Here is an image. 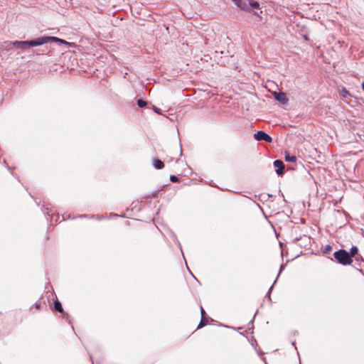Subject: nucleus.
<instances>
[{"label":"nucleus","mask_w":364,"mask_h":364,"mask_svg":"<svg viewBox=\"0 0 364 364\" xmlns=\"http://www.w3.org/2000/svg\"><path fill=\"white\" fill-rule=\"evenodd\" d=\"M304 38L306 40V41H309V38L307 36L304 35Z\"/></svg>","instance_id":"aec40b11"},{"label":"nucleus","mask_w":364,"mask_h":364,"mask_svg":"<svg viewBox=\"0 0 364 364\" xmlns=\"http://www.w3.org/2000/svg\"><path fill=\"white\" fill-rule=\"evenodd\" d=\"M201 311V316H202V318H203V315L205 314V311H204V309H203V307H201V311ZM205 325V323H204V322H203V319L202 318V319H201V321H200V323L198 324V328H201V327L204 326Z\"/></svg>","instance_id":"f8f14e48"},{"label":"nucleus","mask_w":364,"mask_h":364,"mask_svg":"<svg viewBox=\"0 0 364 364\" xmlns=\"http://www.w3.org/2000/svg\"><path fill=\"white\" fill-rule=\"evenodd\" d=\"M54 308L58 312L63 311V308H62L61 304L58 300L55 301V302H54Z\"/></svg>","instance_id":"9d476101"},{"label":"nucleus","mask_w":364,"mask_h":364,"mask_svg":"<svg viewBox=\"0 0 364 364\" xmlns=\"http://www.w3.org/2000/svg\"><path fill=\"white\" fill-rule=\"evenodd\" d=\"M58 40V38L54 37V36H43L38 38V42L36 43L37 44H39V46H41L44 43H48L50 42H55L57 43Z\"/></svg>","instance_id":"39448f33"},{"label":"nucleus","mask_w":364,"mask_h":364,"mask_svg":"<svg viewBox=\"0 0 364 364\" xmlns=\"http://www.w3.org/2000/svg\"><path fill=\"white\" fill-rule=\"evenodd\" d=\"M153 166L157 169H161L162 168H164V164L162 161L157 159H154L153 160Z\"/></svg>","instance_id":"6e6552de"},{"label":"nucleus","mask_w":364,"mask_h":364,"mask_svg":"<svg viewBox=\"0 0 364 364\" xmlns=\"http://www.w3.org/2000/svg\"><path fill=\"white\" fill-rule=\"evenodd\" d=\"M254 14L256 15L257 16H259V15L257 12H254Z\"/></svg>","instance_id":"412c9836"},{"label":"nucleus","mask_w":364,"mask_h":364,"mask_svg":"<svg viewBox=\"0 0 364 364\" xmlns=\"http://www.w3.org/2000/svg\"><path fill=\"white\" fill-rule=\"evenodd\" d=\"M285 160L289 162H296V157L294 155H289L288 154L285 156Z\"/></svg>","instance_id":"1a4fd4ad"},{"label":"nucleus","mask_w":364,"mask_h":364,"mask_svg":"<svg viewBox=\"0 0 364 364\" xmlns=\"http://www.w3.org/2000/svg\"><path fill=\"white\" fill-rule=\"evenodd\" d=\"M335 259L343 265L350 264L353 259L350 258L349 253L345 250H339L334 252Z\"/></svg>","instance_id":"f257e3e1"},{"label":"nucleus","mask_w":364,"mask_h":364,"mask_svg":"<svg viewBox=\"0 0 364 364\" xmlns=\"http://www.w3.org/2000/svg\"><path fill=\"white\" fill-rule=\"evenodd\" d=\"M235 4L241 9L245 11H251L252 8H259V4L257 1L251 0H232Z\"/></svg>","instance_id":"f03ea898"},{"label":"nucleus","mask_w":364,"mask_h":364,"mask_svg":"<svg viewBox=\"0 0 364 364\" xmlns=\"http://www.w3.org/2000/svg\"><path fill=\"white\" fill-rule=\"evenodd\" d=\"M340 93L343 97H347L348 96L350 95L349 92L345 88L342 89Z\"/></svg>","instance_id":"4468645a"},{"label":"nucleus","mask_w":364,"mask_h":364,"mask_svg":"<svg viewBox=\"0 0 364 364\" xmlns=\"http://www.w3.org/2000/svg\"><path fill=\"white\" fill-rule=\"evenodd\" d=\"M154 111L156 112V113H158V114H160V111H159V109L154 107Z\"/></svg>","instance_id":"a211bd4d"},{"label":"nucleus","mask_w":364,"mask_h":364,"mask_svg":"<svg viewBox=\"0 0 364 364\" xmlns=\"http://www.w3.org/2000/svg\"><path fill=\"white\" fill-rule=\"evenodd\" d=\"M59 45H66L68 46H71V43H69V42H67L65 40H63V39H60V38H58V42H57Z\"/></svg>","instance_id":"ddd939ff"},{"label":"nucleus","mask_w":364,"mask_h":364,"mask_svg":"<svg viewBox=\"0 0 364 364\" xmlns=\"http://www.w3.org/2000/svg\"><path fill=\"white\" fill-rule=\"evenodd\" d=\"M274 166L277 168L276 173L278 176H282L284 174V164L281 160H275L273 163Z\"/></svg>","instance_id":"423d86ee"},{"label":"nucleus","mask_w":364,"mask_h":364,"mask_svg":"<svg viewBox=\"0 0 364 364\" xmlns=\"http://www.w3.org/2000/svg\"><path fill=\"white\" fill-rule=\"evenodd\" d=\"M38 42V41L37 38L36 40H32V41H16L12 43V44L17 48L26 50L31 46H39V44L36 43ZM9 44H11V43H9Z\"/></svg>","instance_id":"7ed1b4c3"},{"label":"nucleus","mask_w":364,"mask_h":364,"mask_svg":"<svg viewBox=\"0 0 364 364\" xmlns=\"http://www.w3.org/2000/svg\"><path fill=\"white\" fill-rule=\"evenodd\" d=\"M362 89L364 90V82L362 83Z\"/></svg>","instance_id":"4be33fe9"},{"label":"nucleus","mask_w":364,"mask_h":364,"mask_svg":"<svg viewBox=\"0 0 364 364\" xmlns=\"http://www.w3.org/2000/svg\"><path fill=\"white\" fill-rule=\"evenodd\" d=\"M331 249H332L331 246L330 245H327L324 247V252L328 253L331 252Z\"/></svg>","instance_id":"dca6fc26"},{"label":"nucleus","mask_w":364,"mask_h":364,"mask_svg":"<svg viewBox=\"0 0 364 364\" xmlns=\"http://www.w3.org/2000/svg\"><path fill=\"white\" fill-rule=\"evenodd\" d=\"M274 98L282 104H286L288 102V99L284 92H274Z\"/></svg>","instance_id":"0eeeda50"},{"label":"nucleus","mask_w":364,"mask_h":364,"mask_svg":"<svg viewBox=\"0 0 364 364\" xmlns=\"http://www.w3.org/2000/svg\"><path fill=\"white\" fill-rule=\"evenodd\" d=\"M358 247L355 246H353L350 249V252L349 255H350V258L352 259L353 257H354L358 253Z\"/></svg>","instance_id":"9b49d317"},{"label":"nucleus","mask_w":364,"mask_h":364,"mask_svg":"<svg viewBox=\"0 0 364 364\" xmlns=\"http://www.w3.org/2000/svg\"><path fill=\"white\" fill-rule=\"evenodd\" d=\"M254 138L257 141H264L266 142H272V137L263 131H258L254 134Z\"/></svg>","instance_id":"20e7f679"},{"label":"nucleus","mask_w":364,"mask_h":364,"mask_svg":"<svg viewBox=\"0 0 364 364\" xmlns=\"http://www.w3.org/2000/svg\"><path fill=\"white\" fill-rule=\"evenodd\" d=\"M170 180L171 182L176 183L178 181V178L176 176L172 175L170 176Z\"/></svg>","instance_id":"f3484780"},{"label":"nucleus","mask_w":364,"mask_h":364,"mask_svg":"<svg viewBox=\"0 0 364 364\" xmlns=\"http://www.w3.org/2000/svg\"><path fill=\"white\" fill-rule=\"evenodd\" d=\"M35 306H36V308L38 309H39V307H40V304H38V303H36V304H35Z\"/></svg>","instance_id":"6ab92c4d"},{"label":"nucleus","mask_w":364,"mask_h":364,"mask_svg":"<svg viewBox=\"0 0 364 364\" xmlns=\"http://www.w3.org/2000/svg\"><path fill=\"white\" fill-rule=\"evenodd\" d=\"M137 105L139 107H144L146 105V102L144 100L140 99L137 100Z\"/></svg>","instance_id":"2eb2a0df"}]
</instances>
